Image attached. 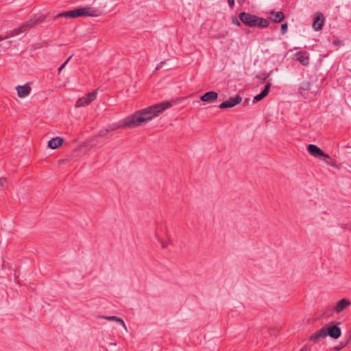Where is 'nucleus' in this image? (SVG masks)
I'll return each mask as SVG.
<instances>
[{"instance_id": "obj_1", "label": "nucleus", "mask_w": 351, "mask_h": 351, "mask_svg": "<svg viewBox=\"0 0 351 351\" xmlns=\"http://www.w3.org/2000/svg\"><path fill=\"white\" fill-rule=\"evenodd\" d=\"M185 97H178L171 101H166L156 104L135 112L134 114L126 117L117 123L108 124L106 128L109 132L117 129H130L137 128L143 123L152 120L154 117L158 116L165 110L171 108L175 104L184 100Z\"/></svg>"}, {"instance_id": "obj_2", "label": "nucleus", "mask_w": 351, "mask_h": 351, "mask_svg": "<svg viewBox=\"0 0 351 351\" xmlns=\"http://www.w3.org/2000/svg\"><path fill=\"white\" fill-rule=\"evenodd\" d=\"M340 322L336 321L330 322L321 328L319 330L309 336L308 340L315 343L319 341L320 339L330 337L332 339H337L341 335V330L339 326Z\"/></svg>"}, {"instance_id": "obj_3", "label": "nucleus", "mask_w": 351, "mask_h": 351, "mask_svg": "<svg viewBox=\"0 0 351 351\" xmlns=\"http://www.w3.org/2000/svg\"><path fill=\"white\" fill-rule=\"evenodd\" d=\"M97 10L92 7H77L73 10L64 11L52 16L53 20L60 18L76 19L81 16H97Z\"/></svg>"}, {"instance_id": "obj_4", "label": "nucleus", "mask_w": 351, "mask_h": 351, "mask_svg": "<svg viewBox=\"0 0 351 351\" xmlns=\"http://www.w3.org/2000/svg\"><path fill=\"white\" fill-rule=\"evenodd\" d=\"M238 16L242 23L245 25L250 27H255L256 21L257 19L256 15L245 12H241L239 14Z\"/></svg>"}, {"instance_id": "obj_5", "label": "nucleus", "mask_w": 351, "mask_h": 351, "mask_svg": "<svg viewBox=\"0 0 351 351\" xmlns=\"http://www.w3.org/2000/svg\"><path fill=\"white\" fill-rule=\"evenodd\" d=\"M51 20H53L52 16L51 17L50 14L48 13L47 14H36L32 19H29L27 23L28 25L31 28L43 22L50 23Z\"/></svg>"}, {"instance_id": "obj_6", "label": "nucleus", "mask_w": 351, "mask_h": 351, "mask_svg": "<svg viewBox=\"0 0 351 351\" xmlns=\"http://www.w3.org/2000/svg\"><path fill=\"white\" fill-rule=\"evenodd\" d=\"M306 149L311 156L319 159H322V157L330 158V156L328 154L325 153L321 148L315 145H308Z\"/></svg>"}, {"instance_id": "obj_7", "label": "nucleus", "mask_w": 351, "mask_h": 351, "mask_svg": "<svg viewBox=\"0 0 351 351\" xmlns=\"http://www.w3.org/2000/svg\"><path fill=\"white\" fill-rule=\"evenodd\" d=\"M242 101V97L239 95H237L234 97H230L229 99L221 103L219 108L221 110L230 108L236 106Z\"/></svg>"}, {"instance_id": "obj_8", "label": "nucleus", "mask_w": 351, "mask_h": 351, "mask_svg": "<svg viewBox=\"0 0 351 351\" xmlns=\"http://www.w3.org/2000/svg\"><path fill=\"white\" fill-rule=\"evenodd\" d=\"M218 97V93L214 90H210L202 95L199 97V99L202 101L206 102L208 104H213L217 100Z\"/></svg>"}, {"instance_id": "obj_9", "label": "nucleus", "mask_w": 351, "mask_h": 351, "mask_svg": "<svg viewBox=\"0 0 351 351\" xmlns=\"http://www.w3.org/2000/svg\"><path fill=\"white\" fill-rule=\"evenodd\" d=\"M324 16L322 12H317L313 19V27L316 30H322L324 25Z\"/></svg>"}, {"instance_id": "obj_10", "label": "nucleus", "mask_w": 351, "mask_h": 351, "mask_svg": "<svg viewBox=\"0 0 351 351\" xmlns=\"http://www.w3.org/2000/svg\"><path fill=\"white\" fill-rule=\"evenodd\" d=\"M350 305H351V302L348 299L342 298L337 302L336 305L331 311H334L337 313H339L343 311Z\"/></svg>"}, {"instance_id": "obj_11", "label": "nucleus", "mask_w": 351, "mask_h": 351, "mask_svg": "<svg viewBox=\"0 0 351 351\" xmlns=\"http://www.w3.org/2000/svg\"><path fill=\"white\" fill-rule=\"evenodd\" d=\"M296 60L303 66H308L309 64V56L306 55V51H300L294 54Z\"/></svg>"}, {"instance_id": "obj_12", "label": "nucleus", "mask_w": 351, "mask_h": 351, "mask_svg": "<svg viewBox=\"0 0 351 351\" xmlns=\"http://www.w3.org/2000/svg\"><path fill=\"white\" fill-rule=\"evenodd\" d=\"M271 86V84L270 82H267L265 85L264 88L261 90V92L254 97L253 103L256 104L263 99L266 96H267L270 90Z\"/></svg>"}, {"instance_id": "obj_13", "label": "nucleus", "mask_w": 351, "mask_h": 351, "mask_svg": "<svg viewBox=\"0 0 351 351\" xmlns=\"http://www.w3.org/2000/svg\"><path fill=\"white\" fill-rule=\"evenodd\" d=\"M28 28H30V27L28 25V23L27 22L26 24H23L19 27L15 28L11 31H10L9 32H8L7 36H5L4 38H6V39H7L10 37H14V36H18V35L23 33Z\"/></svg>"}, {"instance_id": "obj_14", "label": "nucleus", "mask_w": 351, "mask_h": 351, "mask_svg": "<svg viewBox=\"0 0 351 351\" xmlns=\"http://www.w3.org/2000/svg\"><path fill=\"white\" fill-rule=\"evenodd\" d=\"M16 89L19 97H25L30 93L32 88L29 84L27 83L23 86H17Z\"/></svg>"}, {"instance_id": "obj_15", "label": "nucleus", "mask_w": 351, "mask_h": 351, "mask_svg": "<svg viewBox=\"0 0 351 351\" xmlns=\"http://www.w3.org/2000/svg\"><path fill=\"white\" fill-rule=\"evenodd\" d=\"M271 20L276 23H281L285 19V15L282 11L276 12L272 10L270 12Z\"/></svg>"}, {"instance_id": "obj_16", "label": "nucleus", "mask_w": 351, "mask_h": 351, "mask_svg": "<svg viewBox=\"0 0 351 351\" xmlns=\"http://www.w3.org/2000/svg\"><path fill=\"white\" fill-rule=\"evenodd\" d=\"M64 143V139L62 137L56 136L48 141V147L50 149H55L59 148Z\"/></svg>"}, {"instance_id": "obj_17", "label": "nucleus", "mask_w": 351, "mask_h": 351, "mask_svg": "<svg viewBox=\"0 0 351 351\" xmlns=\"http://www.w3.org/2000/svg\"><path fill=\"white\" fill-rule=\"evenodd\" d=\"M269 25V22L267 19L257 16L256 21L255 27L265 28Z\"/></svg>"}, {"instance_id": "obj_18", "label": "nucleus", "mask_w": 351, "mask_h": 351, "mask_svg": "<svg viewBox=\"0 0 351 351\" xmlns=\"http://www.w3.org/2000/svg\"><path fill=\"white\" fill-rule=\"evenodd\" d=\"M99 317L104 318L109 321H115L116 322H117V323L120 324L121 326H123L124 328H126L124 321L120 317H118L117 316H99Z\"/></svg>"}, {"instance_id": "obj_19", "label": "nucleus", "mask_w": 351, "mask_h": 351, "mask_svg": "<svg viewBox=\"0 0 351 351\" xmlns=\"http://www.w3.org/2000/svg\"><path fill=\"white\" fill-rule=\"evenodd\" d=\"M348 339L345 342H341L339 345L333 347V350L335 351H340L344 347H346L351 339V332H349Z\"/></svg>"}, {"instance_id": "obj_20", "label": "nucleus", "mask_w": 351, "mask_h": 351, "mask_svg": "<svg viewBox=\"0 0 351 351\" xmlns=\"http://www.w3.org/2000/svg\"><path fill=\"white\" fill-rule=\"evenodd\" d=\"M90 103L89 101L86 99V97L80 98L77 100L76 102V107H82L89 105Z\"/></svg>"}, {"instance_id": "obj_21", "label": "nucleus", "mask_w": 351, "mask_h": 351, "mask_svg": "<svg viewBox=\"0 0 351 351\" xmlns=\"http://www.w3.org/2000/svg\"><path fill=\"white\" fill-rule=\"evenodd\" d=\"M97 136L99 137L109 138L111 136V134H110L108 130L106 128H104L98 132Z\"/></svg>"}, {"instance_id": "obj_22", "label": "nucleus", "mask_w": 351, "mask_h": 351, "mask_svg": "<svg viewBox=\"0 0 351 351\" xmlns=\"http://www.w3.org/2000/svg\"><path fill=\"white\" fill-rule=\"evenodd\" d=\"M97 94V90H95L92 91L91 93H89L86 95V99L89 101L90 103H91L93 101H94L96 99Z\"/></svg>"}, {"instance_id": "obj_23", "label": "nucleus", "mask_w": 351, "mask_h": 351, "mask_svg": "<svg viewBox=\"0 0 351 351\" xmlns=\"http://www.w3.org/2000/svg\"><path fill=\"white\" fill-rule=\"evenodd\" d=\"M321 160H322L327 165H330L331 167H336L335 161L330 156V158H326L322 157V158Z\"/></svg>"}, {"instance_id": "obj_24", "label": "nucleus", "mask_w": 351, "mask_h": 351, "mask_svg": "<svg viewBox=\"0 0 351 351\" xmlns=\"http://www.w3.org/2000/svg\"><path fill=\"white\" fill-rule=\"evenodd\" d=\"M231 21H232V23L238 26V27H241V21H240V19H239V16L237 17V16L235 15H233L231 17Z\"/></svg>"}, {"instance_id": "obj_25", "label": "nucleus", "mask_w": 351, "mask_h": 351, "mask_svg": "<svg viewBox=\"0 0 351 351\" xmlns=\"http://www.w3.org/2000/svg\"><path fill=\"white\" fill-rule=\"evenodd\" d=\"M288 31V23L287 22L282 23L280 26V32L283 35Z\"/></svg>"}, {"instance_id": "obj_26", "label": "nucleus", "mask_w": 351, "mask_h": 351, "mask_svg": "<svg viewBox=\"0 0 351 351\" xmlns=\"http://www.w3.org/2000/svg\"><path fill=\"white\" fill-rule=\"evenodd\" d=\"M72 58V56H69L66 60L60 66V67L58 69V72L60 73L61 71L65 67V66L68 64V62L70 61V60Z\"/></svg>"}, {"instance_id": "obj_27", "label": "nucleus", "mask_w": 351, "mask_h": 351, "mask_svg": "<svg viewBox=\"0 0 351 351\" xmlns=\"http://www.w3.org/2000/svg\"><path fill=\"white\" fill-rule=\"evenodd\" d=\"M269 77V74L266 75L265 73H259L256 75V77L259 80L265 81Z\"/></svg>"}, {"instance_id": "obj_28", "label": "nucleus", "mask_w": 351, "mask_h": 351, "mask_svg": "<svg viewBox=\"0 0 351 351\" xmlns=\"http://www.w3.org/2000/svg\"><path fill=\"white\" fill-rule=\"evenodd\" d=\"M7 184V180L4 178H0V189L3 188Z\"/></svg>"}, {"instance_id": "obj_29", "label": "nucleus", "mask_w": 351, "mask_h": 351, "mask_svg": "<svg viewBox=\"0 0 351 351\" xmlns=\"http://www.w3.org/2000/svg\"><path fill=\"white\" fill-rule=\"evenodd\" d=\"M228 3L231 9H233L235 5V0H228Z\"/></svg>"}, {"instance_id": "obj_30", "label": "nucleus", "mask_w": 351, "mask_h": 351, "mask_svg": "<svg viewBox=\"0 0 351 351\" xmlns=\"http://www.w3.org/2000/svg\"><path fill=\"white\" fill-rule=\"evenodd\" d=\"M158 241L161 243L162 244V248H165L167 247L168 245V243L165 241H164L162 239H161L160 238H158Z\"/></svg>"}, {"instance_id": "obj_31", "label": "nucleus", "mask_w": 351, "mask_h": 351, "mask_svg": "<svg viewBox=\"0 0 351 351\" xmlns=\"http://www.w3.org/2000/svg\"><path fill=\"white\" fill-rule=\"evenodd\" d=\"M331 310H332V309L329 310L328 311H325L323 313V315H324V317H329V316L331 315L332 311H331Z\"/></svg>"}, {"instance_id": "obj_32", "label": "nucleus", "mask_w": 351, "mask_h": 351, "mask_svg": "<svg viewBox=\"0 0 351 351\" xmlns=\"http://www.w3.org/2000/svg\"><path fill=\"white\" fill-rule=\"evenodd\" d=\"M250 98H246L245 100H244V102H243V106H246L249 104V101H250Z\"/></svg>"}, {"instance_id": "obj_33", "label": "nucleus", "mask_w": 351, "mask_h": 351, "mask_svg": "<svg viewBox=\"0 0 351 351\" xmlns=\"http://www.w3.org/2000/svg\"><path fill=\"white\" fill-rule=\"evenodd\" d=\"M237 1L240 5H242L246 1V0H237Z\"/></svg>"}, {"instance_id": "obj_34", "label": "nucleus", "mask_w": 351, "mask_h": 351, "mask_svg": "<svg viewBox=\"0 0 351 351\" xmlns=\"http://www.w3.org/2000/svg\"><path fill=\"white\" fill-rule=\"evenodd\" d=\"M299 351H308V347L307 346H304Z\"/></svg>"}, {"instance_id": "obj_35", "label": "nucleus", "mask_w": 351, "mask_h": 351, "mask_svg": "<svg viewBox=\"0 0 351 351\" xmlns=\"http://www.w3.org/2000/svg\"><path fill=\"white\" fill-rule=\"evenodd\" d=\"M341 43V40H334V42H333V43L335 45H337L338 43Z\"/></svg>"}, {"instance_id": "obj_36", "label": "nucleus", "mask_w": 351, "mask_h": 351, "mask_svg": "<svg viewBox=\"0 0 351 351\" xmlns=\"http://www.w3.org/2000/svg\"><path fill=\"white\" fill-rule=\"evenodd\" d=\"M49 25V26H56V24L53 23V22H51Z\"/></svg>"}, {"instance_id": "obj_37", "label": "nucleus", "mask_w": 351, "mask_h": 351, "mask_svg": "<svg viewBox=\"0 0 351 351\" xmlns=\"http://www.w3.org/2000/svg\"><path fill=\"white\" fill-rule=\"evenodd\" d=\"M164 62H161L160 65H158L157 67H156V69H158L159 67L160 66L161 64H162Z\"/></svg>"}]
</instances>
